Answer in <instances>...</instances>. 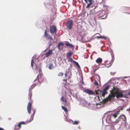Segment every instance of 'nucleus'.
Returning a JSON list of instances; mask_svg holds the SVG:
<instances>
[{
	"mask_svg": "<svg viewBox=\"0 0 130 130\" xmlns=\"http://www.w3.org/2000/svg\"><path fill=\"white\" fill-rule=\"evenodd\" d=\"M110 92L111 94L106 99L107 101H111L113 100L116 96L117 98L123 97H125L123 96V93L119 91L118 88L115 87H113L112 90Z\"/></svg>",
	"mask_w": 130,
	"mask_h": 130,
	"instance_id": "1",
	"label": "nucleus"
},
{
	"mask_svg": "<svg viewBox=\"0 0 130 130\" xmlns=\"http://www.w3.org/2000/svg\"><path fill=\"white\" fill-rule=\"evenodd\" d=\"M32 111L33 112V113L31 115V118L28 121L26 122H21L19 123L18 124H16L15 125V127L14 129V130H18L21 127V125L22 124H26L28 123L31 122L33 119L34 116L35 112V110L34 109H33L32 110Z\"/></svg>",
	"mask_w": 130,
	"mask_h": 130,
	"instance_id": "2",
	"label": "nucleus"
},
{
	"mask_svg": "<svg viewBox=\"0 0 130 130\" xmlns=\"http://www.w3.org/2000/svg\"><path fill=\"white\" fill-rule=\"evenodd\" d=\"M99 17L101 18L102 19H105L107 16L106 12L104 10L100 11L98 14Z\"/></svg>",
	"mask_w": 130,
	"mask_h": 130,
	"instance_id": "3",
	"label": "nucleus"
},
{
	"mask_svg": "<svg viewBox=\"0 0 130 130\" xmlns=\"http://www.w3.org/2000/svg\"><path fill=\"white\" fill-rule=\"evenodd\" d=\"M73 24V21L72 20H69L67 22L66 27L69 30H70L72 28Z\"/></svg>",
	"mask_w": 130,
	"mask_h": 130,
	"instance_id": "4",
	"label": "nucleus"
},
{
	"mask_svg": "<svg viewBox=\"0 0 130 130\" xmlns=\"http://www.w3.org/2000/svg\"><path fill=\"white\" fill-rule=\"evenodd\" d=\"M126 120V117L124 115H120L116 121V122L117 123L121 121H124Z\"/></svg>",
	"mask_w": 130,
	"mask_h": 130,
	"instance_id": "5",
	"label": "nucleus"
},
{
	"mask_svg": "<svg viewBox=\"0 0 130 130\" xmlns=\"http://www.w3.org/2000/svg\"><path fill=\"white\" fill-rule=\"evenodd\" d=\"M44 36L45 37L46 40H49L50 42H51L52 40H53L52 36L48 34L46 30H45L44 34Z\"/></svg>",
	"mask_w": 130,
	"mask_h": 130,
	"instance_id": "6",
	"label": "nucleus"
},
{
	"mask_svg": "<svg viewBox=\"0 0 130 130\" xmlns=\"http://www.w3.org/2000/svg\"><path fill=\"white\" fill-rule=\"evenodd\" d=\"M50 31L51 33L53 34L56 33L57 31V29L56 26L54 25H52L50 27Z\"/></svg>",
	"mask_w": 130,
	"mask_h": 130,
	"instance_id": "7",
	"label": "nucleus"
},
{
	"mask_svg": "<svg viewBox=\"0 0 130 130\" xmlns=\"http://www.w3.org/2000/svg\"><path fill=\"white\" fill-rule=\"evenodd\" d=\"M36 86L34 84H32L30 87L29 88V90H30V91L29 92L28 94V99L29 101H31V97L32 96V94L31 92V90L32 89H33Z\"/></svg>",
	"mask_w": 130,
	"mask_h": 130,
	"instance_id": "8",
	"label": "nucleus"
},
{
	"mask_svg": "<svg viewBox=\"0 0 130 130\" xmlns=\"http://www.w3.org/2000/svg\"><path fill=\"white\" fill-rule=\"evenodd\" d=\"M109 86H106L104 88L102 94V96L104 97L105 95L107 93V90L109 89Z\"/></svg>",
	"mask_w": 130,
	"mask_h": 130,
	"instance_id": "9",
	"label": "nucleus"
},
{
	"mask_svg": "<svg viewBox=\"0 0 130 130\" xmlns=\"http://www.w3.org/2000/svg\"><path fill=\"white\" fill-rule=\"evenodd\" d=\"M39 75H38L36 79L34 80V84L36 86H37L40 84V81L39 80Z\"/></svg>",
	"mask_w": 130,
	"mask_h": 130,
	"instance_id": "10",
	"label": "nucleus"
},
{
	"mask_svg": "<svg viewBox=\"0 0 130 130\" xmlns=\"http://www.w3.org/2000/svg\"><path fill=\"white\" fill-rule=\"evenodd\" d=\"M31 103L29 102L28 103L27 106V110L29 114L30 113L31 110Z\"/></svg>",
	"mask_w": 130,
	"mask_h": 130,
	"instance_id": "11",
	"label": "nucleus"
},
{
	"mask_svg": "<svg viewBox=\"0 0 130 130\" xmlns=\"http://www.w3.org/2000/svg\"><path fill=\"white\" fill-rule=\"evenodd\" d=\"M84 92L88 94L89 95H94L95 93L94 92H93L91 90L88 89H85L84 90Z\"/></svg>",
	"mask_w": 130,
	"mask_h": 130,
	"instance_id": "12",
	"label": "nucleus"
},
{
	"mask_svg": "<svg viewBox=\"0 0 130 130\" xmlns=\"http://www.w3.org/2000/svg\"><path fill=\"white\" fill-rule=\"evenodd\" d=\"M120 111V110L116 112L114 114H111L110 115V119H109V120H110L111 119V118H112V117H113L114 118L116 117L119 114V112Z\"/></svg>",
	"mask_w": 130,
	"mask_h": 130,
	"instance_id": "13",
	"label": "nucleus"
},
{
	"mask_svg": "<svg viewBox=\"0 0 130 130\" xmlns=\"http://www.w3.org/2000/svg\"><path fill=\"white\" fill-rule=\"evenodd\" d=\"M89 3L88 4H87L86 8H88L92 4L94 3V1L92 0H88Z\"/></svg>",
	"mask_w": 130,
	"mask_h": 130,
	"instance_id": "14",
	"label": "nucleus"
},
{
	"mask_svg": "<svg viewBox=\"0 0 130 130\" xmlns=\"http://www.w3.org/2000/svg\"><path fill=\"white\" fill-rule=\"evenodd\" d=\"M73 54V53L71 51L68 52L66 55L67 58L70 57Z\"/></svg>",
	"mask_w": 130,
	"mask_h": 130,
	"instance_id": "15",
	"label": "nucleus"
},
{
	"mask_svg": "<svg viewBox=\"0 0 130 130\" xmlns=\"http://www.w3.org/2000/svg\"><path fill=\"white\" fill-rule=\"evenodd\" d=\"M52 54V50H50L48 52L46 53L45 55V56L46 57H47Z\"/></svg>",
	"mask_w": 130,
	"mask_h": 130,
	"instance_id": "16",
	"label": "nucleus"
},
{
	"mask_svg": "<svg viewBox=\"0 0 130 130\" xmlns=\"http://www.w3.org/2000/svg\"><path fill=\"white\" fill-rule=\"evenodd\" d=\"M65 45L66 46L69 47L70 48H72V47H74L73 46V45H72L70 43L68 42H67L66 43Z\"/></svg>",
	"mask_w": 130,
	"mask_h": 130,
	"instance_id": "17",
	"label": "nucleus"
},
{
	"mask_svg": "<svg viewBox=\"0 0 130 130\" xmlns=\"http://www.w3.org/2000/svg\"><path fill=\"white\" fill-rule=\"evenodd\" d=\"M36 67L37 70V71L38 70V71H39V76H40V78H41V74H40L41 73V69L39 68V69H38V68L37 67V65H36Z\"/></svg>",
	"mask_w": 130,
	"mask_h": 130,
	"instance_id": "18",
	"label": "nucleus"
},
{
	"mask_svg": "<svg viewBox=\"0 0 130 130\" xmlns=\"http://www.w3.org/2000/svg\"><path fill=\"white\" fill-rule=\"evenodd\" d=\"M70 73L71 75V72H70L69 70L67 71L64 73L65 76L67 77L68 76V75H69V73Z\"/></svg>",
	"mask_w": 130,
	"mask_h": 130,
	"instance_id": "19",
	"label": "nucleus"
},
{
	"mask_svg": "<svg viewBox=\"0 0 130 130\" xmlns=\"http://www.w3.org/2000/svg\"><path fill=\"white\" fill-rule=\"evenodd\" d=\"M102 61V58H99L96 60V62L97 63H101Z\"/></svg>",
	"mask_w": 130,
	"mask_h": 130,
	"instance_id": "20",
	"label": "nucleus"
},
{
	"mask_svg": "<svg viewBox=\"0 0 130 130\" xmlns=\"http://www.w3.org/2000/svg\"><path fill=\"white\" fill-rule=\"evenodd\" d=\"M97 12L95 10V9L91 10L90 12V14H94Z\"/></svg>",
	"mask_w": 130,
	"mask_h": 130,
	"instance_id": "21",
	"label": "nucleus"
},
{
	"mask_svg": "<svg viewBox=\"0 0 130 130\" xmlns=\"http://www.w3.org/2000/svg\"><path fill=\"white\" fill-rule=\"evenodd\" d=\"M61 45L63 46L64 44L62 42H60L59 43L58 45L57 46L58 50H60V46Z\"/></svg>",
	"mask_w": 130,
	"mask_h": 130,
	"instance_id": "22",
	"label": "nucleus"
},
{
	"mask_svg": "<svg viewBox=\"0 0 130 130\" xmlns=\"http://www.w3.org/2000/svg\"><path fill=\"white\" fill-rule=\"evenodd\" d=\"M61 100L63 102L65 103H67V100L64 98L63 96H62L61 99Z\"/></svg>",
	"mask_w": 130,
	"mask_h": 130,
	"instance_id": "23",
	"label": "nucleus"
},
{
	"mask_svg": "<svg viewBox=\"0 0 130 130\" xmlns=\"http://www.w3.org/2000/svg\"><path fill=\"white\" fill-rule=\"evenodd\" d=\"M53 64L52 63H50L49 64L48 68L49 69H53Z\"/></svg>",
	"mask_w": 130,
	"mask_h": 130,
	"instance_id": "24",
	"label": "nucleus"
},
{
	"mask_svg": "<svg viewBox=\"0 0 130 130\" xmlns=\"http://www.w3.org/2000/svg\"><path fill=\"white\" fill-rule=\"evenodd\" d=\"M62 109L63 110L66 112H68V110L64 106H62Z\"/></svg>",
	"mask_w": 130,
	"mask_h": 130,
	"instance_id": "25",
	"label": "nucleus"
},
{
	"mask_svg": "<svg viewBox=\"0 0 130 130\" xmlns=\"http://www.w3.org/2000/svg\"><path fill=\"white\" fill-rule=\"evenodd\" d=\"M72 121V124L73 125H77L79 123V122L77 121H75L74 122L72 120H71Z\"/></svg>",
	"mask_w": 130,
	"mask_h": 130,
	"instance_id": "26",
	"label": "nucleus"
},
{
	"mask_svg": "<svg viewBox=\"0 0 130 130\" xmlns=\"http://www.w3.org/2000/svg\"><path fill=\"white\" fill-rule=\"evenodd\" d=\"M95 92L96 94V95L98 94L99 93V92H100V93L101 92V91L99 90H95Z\"/></svg>",
	"mask_w": 130,
	"mask_h": 130,
	"instance_id": "27",
	"label": "nucleus"
},
{
	"mask_svg": "<svg viewBox=\"0 0 130 130\" xmlns=\"http://www.w3.org/2000/svg\"><path fill=\"white\" fill-rule=\"evenodd\" d=\"M73 62L77 66L78 68H80V66H79V64L77 62H76L75 61H73Z\"/></svg>",
	"mask_w": 130,
	"mask_h": 130,
	"instance_id": "28",
	"label": "nucleus"
},
{
	"mask_svg": "<svg viewBox=\"0 0 130 130\" xmlns=\"http://www.w3.org/2000/svg\"><path fill=\"white\" fill-rule=\"evenodd\" d=\"M128 123L127 122V120L124 121V126L125 127H126V125H127Z\"/></svg>",
	"mask_w": 130,
	"mask_h": 130,
	"instance_id": "29",
	"label": "nucleus"
},
{
	"mask_svg": "<svg viewBox=\"0 0 130 130\" xmlns=\"http://www.w3.org/2000/svg\"><path fill=\"white\" fill-rule=\"evenodd\" d=\"M67 79H64L63 80V81L65 82V83L64 84L65 85H67L68 84V83L67 82Z\"/></svg>",
	"mask_w": 130,
	"mask_h": 130,
	"instance_id": "30",
	"label": "nucleus"
},
{
	"mask_svg": "<svg viewBox=\"0 0 130 130\" xmlns=\"http://www.w3.org/2000/svg\"><path fill=\"white\" fill-rule=\"evenodd\" d=\"M67 59H68V61H70L72 62H73V61H74L72 59V58H71L70 57L69 58H68Z\"/></svg>",
	"mask_w": 130,
	"mask_h": 130,
	"instance_id": "31",
	"label": "nucleus"
},
{
	"mask_svg": "<svg viewBox=\"0 0 130 130\" xmlns=\"http://www.w3.org/2000/svg\"><path fill=\"white\" fill-rule=\"evenodd\" d=\"M34 63V61L33 59H32L31 61V66L32 67V68H33V64Z\"/></svg>",
	"mask_w": 130,
	"mask_h": 130,
	"instance_id": "32",
	"label": "nucleus"
},
{
	"mask_svg": "<svg viewBox=\"0 0 130 130\" xmlns=\"http://www.w3.org/2000/svg\"><path fill=\"white\" fill-rule=\"evenodd\" d=\"M96 38L98 39H99L100 38H104V36H96Z\"/></svg>",
	"mask_w": 130,
	"mask_h": 130,
	"instance_id": "33",
	"label": "nucleus"
},
{
	"mask_svg": "<svg viewBox=\"0 0 130 130\" xmlns=\"http://www.w3.org/2000/svg\"><path fill=\"white\" fill-rule=\"evenodd\" d=\"M63 75V73L62 72H60L58 74V76H62Z\"/></svg>",
	"mask_w": 130,
	"mask_h": 130,
	"instance_id": "34",
	"label": "nucleus"
},
{
	"mask_svg": "<svg viewBox=\"0 0 130 130\" xmlns=\"http://www.w3.org/2000/svg\"><path fill=\"white\" fill-rule=\"evenodd\" d=\"M106 64H108V66H107V67H110L111 66V65L112 64V63L111 62H110L108 64H107V63H106Z\"/></svg>",
	"mask_w": 130,
	"mask_h": 130,
	"instance_id": "35",
	"label": "nucleus"
},
{
	"mask_svg": "<svg viewBox=\"0 0 130 130\" xmlns=\"http://www.w3.org/2000/svg\"><path fill=\"white\" fill-rule=\"evenodd\" d=\"M94 84L95 85H98V82L96 80H95V82L94 83Z\"/></svg>",
	"mask_w": 130,
	"mask_h": 130,
	"instance_id": "36",
	"label": "nucleus"
},
{
	"mask_svg": "<svg viewBox=\"0 0 130 130\" xmlns=\"http://www.w3.org/2000/svg\"><path fill=\"white\" fill-rule=\"evenodd\" d=\"M110 74L111 75L113 76L115 74V73L111 72L110 73Z\"/></svg>",
	"mask_w": 130,
	"mask_h": 130,
	"instance_id": "37",
	"label": "nucleus"
},
{
	"mask_svg": "<svg viewBox=\"0 0 130 130\" xmlns=\"http://www.w3.org/2000/svg\"><path fill=\"white\" fill-rule=\"evenodd\" d=\"M69 96L70 97V100H72V102H73V100H72V98H71V96L70 95H69Z\"/></svg>",
	"mask_w": 130,
	"mask_h": 130,
	"instance_id": "38",
	"label": "nucleus"
},
{
	"mask_svg": "<svg viewBox=\"0 0 130 130\" xmlns=\"http://www.w3.org/2000/svg\"><path fill=\"white\" fill-rule=\"evenodd\" d=\"M0 130H5L3 128L0 127Z\"/></svg>",
	"mask_w": 130,
	"mask_h": 130,
	"instance_id": "39",
	"label": "nucleus"
},
{
	"mask_svg": "<svg viewBox=\"0 0 130 130\" xmlns=\"http://www.w3.org/2000/svg\"><path fill=\"white\" fill-rule=\"evenodd\" d=\"M84 1L86 3H88V0H84Z\"/></svg>",
	"mask_w": 130,
	"mask_h": 130,
	"instance_id": "40",
	"label": "nucleus"
},
{
	"mask_svg": "<svg viewBox=\"0 0 130 130\" xmlns=\"http://www.w3.org/2000/svg\"><path fill=\"white\" fill-rule=\"evenodd\" d=\"M71 78V76L70 75H69L68 76V79H70Z\"/></svg>",
	"mask_w": 130,
	"mask_h": 130,
	"instance_id": "41",
	"label": "nucleus"
},
{
	"mask_svg": "<svg viewBox=\"0 0 130 130\" xmlns=\"http://www.w3.org/2000/svg\"><path fill=\"white\" fill-rule=\"evenodd\" d=\"M112 60L113 59V57H113V56H112Z\"/></svg>",
	"mask_w": 130,
	"mask_h": 130,
	"instance_id": "42",
	"label": "nucleus"
},
{
	"mask_svg": "<svg viewBox=\"0 0 130 130\" xmlns=\"http://www.w3.org/2000/svg\"><path fill=\"white\" fill-rule=\"evenodd\" d=\"M128 94L129 95H130V92L128 93Z\"/></svg>",
	"mask_w": 130,
	"mask_h": 130,
	"instance_id": "43",
	"label": "nucleus"
},
{
	"mask_svg": "<svg viewBox=\"0 0 130 130\" xmlns=\"http://www.w3.org/2000/svg\"><path fill=\"white\" fill-rule=\"evenodd\" d=\"M120 109H121V110H123V108H121Z\"/></svg>",
	"mask_w": 130,
	"mask_h": 130,
	"instance_id": "44",
	"label": "nucleus"
},
{
	"mask_svg": "<svg viewBox=\"0 0 130 130\" xmlns=\"http://www.w3.org/2000/svg\"><path fill=\"white\" fill-rule=\"evenodd\" d=\"M67 94V93H66V94Z\"/></svg>",
	"mask_w": 130,
	"mask_h": 130,
	"instance_id": "45",
	"label": "nucleus"
}]
</instances>
